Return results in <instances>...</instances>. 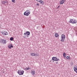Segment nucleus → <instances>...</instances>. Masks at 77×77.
Wrapping results in <instances>:
<instances>
[{"label": "nucleus", "instance_id": "obj_8", "mask_svg": "<svg viewBox=\"0 0 77 77\" xmlns=\"http://www.w3.org/2000/svg\"><path fill=\"white\" fill-rule=\"evenodd\" d=\"M29 14H30L26 12V11H25L24 13V15L25 16H29Z\"/></svg>", "mask_w": 77, "mask_h": 77}, {"label": "nucleus", "instance_id": "obj_18", "mask_svg": "<svg viewBox=\"0 0 77 77\" xmlns=\"http://www.w3.org/2000/svg\"><path fill=\"white\" fill-rule=\"evenodd\" d=\"M74 71H76L77 70V68H73Z\"/></svg>", "mask_w": 77, "mask_h": 77}, {"label": "nucleus", "instance_id": "obj_10", "mask_svg": "<svg viewBox=\"0 0 77 77\" xmlns=\"http://www.w3.org/2000/svg\"><path fill=\"white\" fill-rule=\"evenodd\" d=\"M40 3L42 4V5H44V2L42 0H41Z\"/></svg>", "mask_w": 77, "mask_h": 77}, {"label": "nucleus", "instance_id": "obj_27", "mask_svg": "<svg viewBox=\"0 0 77 77\" xmlns=\"http://www.w3.org/2000/svg\"><path fill=\"white\" fill-rule=\"evenodd\" d=\"M8 47L9 48H11V46H10V45L8 46Z\"/></svg>", "mask_w": 77, "mask_h": 77}, {"label": "nucleus", "instance_id": "obj_7", "mask_svg": "<svg viewBox=\"0 0 77 77\" xmlns=\"http://www.w3.org/2000/svg\"><path fill=\"white\" fill-rule=\"evenodd\" d=\"M30 32L26 31V33H24V35H27V36L28 37V35H30Z\"/></svg>", "mask_w": 77, "mask_h": 77}, {"label": "nucleus", "instance_id": "obj_2", "mask_svg": "<svg viewBox=\"0 0 77 77\" xmlns=\"http://www.w3.org/2000/svg\"><path fill=\"white\" fill-rule=\"evenodd\" d=\"M24 72V71L22 70L21 71V70H18V73L19 75H23Z\"/></svg>", "mask_w": 77, "mask_h": 77}, {"label": "nucleus", "instance_id": "obj_11", "mask_svg": "<svg viewBox=\"0 0 77 77\" xmlns=\"http://www.w3.org/2000/svg\"><path fill=\"white\" fill-rule=\"evenodd\" d=\"M55 36L56 38H57V37H58V36H59V34L57 33H55Z\"/></svg>", "mask_w": 77, "mask_h": 77}, {"label": "nucleus", "instance_id": "obj_28", "mask_svg": "<svg viewBox=\"0 0 77 77\" xmlns=\"http://www.w3.org/2000/svg\"><path fill=\"white\" fill-rule=\"evenodd\" d=\"M60 7L59 6H58L57 7V9H59V8Z\"/></svg>", "mask_w": 77, "mask_h": 77}, {"label": "nucleus", "instance_id": "obj_30", "mask_svg": "<svg viewBox=\"0 0 77 77\" xmlns=\"http://www.w3.org/2000/svg\"><path fill=\"white\" fill-rule=\"evenodd\" d=\"M75 72H76V73H77V70H76V71H75Z\"/></svg>", "mask_w": 77, "mask_h": 77}, {"label": "nucleus", "instance_id": "obj_23", "mask_svg": "<svg viewBox=\"0 0 77 77\" xmlns=\"http://www.w3.org/2000/svg\"><path fill=\"white\" fill-rule=\"evenodd\" d=\"M63 55L64 56H65V57H66V56H65V55H66V54H65V53H63Z\"/></svg>", "mask_w": 77, "mask_h": 77}, {"label": "nucleus", "instance_id": "obj_13", "mask_svg": "<svg viewBox=\"0 0 77 77\" xmlns=\"http://www.w3.org/2000/svg\"><path fill=\"white\" fill-rule=\"evenodd\" d=\"M31 73H32V75H34V74H35V71H31Z\"/></svg>", "mask_w": 77, "mask_h": 77}, {"label": "nucleus", "instance_id": "obj_12", "mask_svg": "<svg viewBox=\"0 0 77 77\" xmlns=\"http://www.w3.org/2000/svg\"><path fill=\"white\" fill-rule=\"evenodd\" d=\"M30 69V67L26 68H25V70H26L27 71L29 70V69Z\"/></svg>", "mask_w": 77, "mask_h": 77}, {"label": "nucleus", "instance_id": "obj_31", "mask_svg": "<svg viewBox=\"0 0 77 77\" xmlns=\"http://www.w3.org/2000/svg\"><path fill=\"white\" fill-rule=\"evenodd\" d=\"M52 62H54V61H53Z\"/></svg>", "mask_w": 77, "mask_h": 77}, {"label": "nucleus", "instance_id": "obj_17", "mask_svg": "<svg viewBox=\"0 0 77 77\" xmlns=\"http://www.w3.org/2000/svg\"><path fill=\"white\" fill-rule=\"evenodd\" d=\"M66 59H67L69 60V59H70V57L67 56L66 57Z\"/></svg>", "mask_w": 77, "mask_h": 77}, {"label": "nucleus", "instance_id": "obj_22", "mask_svg": "<svg viewBox=\"0 0 77 77\" xmlns=\"http://www.w3.org/2000/svg\"><path fill=\"white\" fill-rule=\"evenodd\" d=\"M10 45L12 48H13V46L12 45V44H10Z\"/></svg>", "mask_w": 77, "mask_h": 77}, {"label": "nucleus", "instance_id": "obj_1", "mask_svg": "<svg viewBox=\"0 0 77 77\" xmlns=\"http://www.w3.org/2000/svg\"><path fill=\"white\" fill-rule=\"evenodd\" d=\"M69 23H72V24H76V23H77V21L75 20H74V21H73L72 19H71L69 21Z\"/></svg>", "mask_w": 77, "mask_h": 77}, {"label": "nucleus", "instance_id": "obj_9", "mask_svg": "<svg viewBox=\"0 0 77 77\" xmlns=\"http://www.w3.org/2000/svg\"><path fill=\"white\" fill-rule=\"evenodd\" d=\"M65 0H62L60 2V5H62V4L65 3Z\"/></svg>", "mask_w": 77, "mask_h": 77}, {"label": "nucleus", "instance_id": "obj_16", "mask_svg": "<svg viewBox=\"0 0 77 77\" xmlns=\"http://www.w3.org/2000/svg\"><path fill=\"white\" fill-rule=\"evenodd\" d=\"M10 41H13L14 40V38L12 37L10 38Z\"/></svg>", "mask_w": 77, "mask_h": 77}, {"label": "nucleus", "instance_id": "obj_6", "mask_svg": "<svg viewBox=\"0 0 77 77\" xmlns=\"http://www.w3.org/2000/svg\"><path fill=\"white\" fill-rule=\"evenodd\" d=\"M52 60H54V61H59V59H57L56 57H52Z\"/></svg>", "mask_w": 77, "mask_h": 77}, {"label": "nucleus", "instance_id": "obj_21", "mask_svg": "<svg viewBox=\"0 0 77 77\" xmlns=\"http://www.w3.org/2000/svg\"><path fill=\"white\" fill-rule=\"evenodd\" d=\"M4 2H5V3H8V2L7 1H5Z\"/></svg>", "mask_w": 77, "mask_h": 77}, {"label": "nucleus", "instance_id": "obj_34", "mask_svg": "<svg viewBox=\"0 0 77 77\" xmlns=\"http://www.w3.org/2000/svg\"><path fill=\"white\" fill-rule=\"evenodd\" d=\"M35 55H36V54H35Z\"/></svg>", "mask_w": 77, "mask_h": 77}, {"label": "nucleus", "instance_id": "obj_29", "mask_svg": "<svg viewBox=\"0 0 77 77\" xmlns=\"http://www.w3.org/2000/svg\"><path fill=\"white\" fill-rule=\"evenodd\" d=\"M56 63L57 64V63H58V62H56Z\"/></svg>", "mask_w": 77, "mask_h": 77}, {"label": "nucleus", "instance_id": "obj_33", "mask_svg": "<svg viewBox=\"0 0 77 77\" xmlns=\"http://www.w3.org/2000/svg\"><path fill=\"white\" fill-rule=\"evenodd\" d=\"M36 0V1H37L38 0Z\"/></svg>", "mask_w": 77, "mask_h": 77}, {"label": "nucleus", "instance_id": "obj_19", "mask_svg": "<svg viewBox=\"0 0 77 77\" xmlns=\"http://www.w3.org/2000/svg\"><path fill=\"white\" fill-rule=\"evenodd\" d=\"M2 4H3V5H5V1H2Z\"/></svg>", "mask_w": 77, "mask_h": 77}, {"label": "nucleus", "instance_id": "obj_5", "mask_svg": "<svg viewBox=\"0 0 77 77\" xmlns=\"http://www.w3.org/2000/svg\"><path fill=\"white\" fill-rule=\"evenodd\" d=\"M2 33L3 35H8V32H6L5 31H2Z\"/></svg>", "mask_w": 77, "mask_h": 77}, {"label": "nucleus", "instance_id": "obj_26", "mask_svg": "<svg viewBox=\"0 0 77 77\" xmlns=\"http://www.w3.org/2000/svg\"><path fill=\"white\" fill-rule=\"evenodd\" d=\"M36 5L37 6H39V3H38L36 4Z\"/></svg>", "mask_w": 77, "mask_h": 77}, {"label": "nucleus", "instance_id": "obj_32", "mask_svg": "<svg viewBox=\"0 0 77 77\" xmlns=\"http://www.w3.org/2000/svg\"><path fill=\"white\" fill-rule=\"evenodd\" d=\"M36 0V1H37L38 0Z\"/></svg>", "mask_w": 77, "mask_h": 77}, {"label": "nucleus", "instance_id": "obj_14", "mask_svg": "<svg viewBox=\"0 0 77 77\" xmlns=\"http://www.w3.org/2000/svg\"><path fill=\"white\" fill-rule=\"evenodd\" d=\"M26 12H27L28 13H29V14H30V11L29 10H27Z\"/></svg>", "mask_w": 77, "mask_h": 77}, {"label": "nucleus", "instance_id": "obj_15", "mask_svg": "<svg viewBox=\"0 0 77 77\" xmlns=\"http://www.w3.org/2000/svg\"><path fill=\"white\" fill-rule=\"evenodd\" d=\"M31 56H35V54H34V53H31Z\"/></svg>", "mask_w": 77, "mask_h": 77}, {"label": "nucleus", "instance_id": "obj_4", "mask_svg": "<svg viewBox=\"0 0 77 77\" xmlns=\"http://www.w3.org/2000/svg\"><path fill=\"white\" fill-rule=\"evenodd\" d=\"M61 38H62V39L61 40V42H64V41H65V36L62 34L61 35Z\"/></svg>", "mask_w": 77, "mask_h": 77}, {"label": "nucleus", "instance_id": "obj_20", "mask_svg": "<svg viewBox=\"0 0 77 77\" xmlns=\"http://www.w3.org/2000/svg\"><path fill=\"white\" fill-rule=\"evenodd\" d=\"M12 2L13 3H15V0H12Z\"/></svg>", "mask_w": 77, "mask_h": 77}, {"label": "nucleus", "instance_id": "obj_25", "mask_svg": "<svg viewBox=\"0 0 77 77\" xmlns=\"http://www.w3.org/2000/svg\"><path fill=\"white\" fill-rule=\"evenodd\" d=\"M37 1L38 2H39L40 3V2H41V0H37Z\"/></svg>", "mask_w": 77, "mask_h": 77}, {"label": "nucleus", "instance_id": "obj_3", "mask_svg": "<svg viewBox=\"0 0 77 77\" xmlns=\"http://www.w3.org/2000/svg\"><path fill=\"white\" fill-rule=\"evenodd\" d=\"M0 43H2L3 44H6V40L5 39H1L0 40Z\"/></svg>", "mask_w": 77, "mask_h": 77}, {"label": "nucleus", "instance_id": "obj_24", "mask_svg": "<svg viewBox=\"0 0 77 77\" xmlns=\"http://www.w3.org/2000/svg\"><path fill=\"white\" fill-rule=\"evenodd\" d=\"M77 68V66L76 65H75V66L74 67V68Z\"/></svg>", "mask_w": 77, "mask_h": 77}]
</instances>
